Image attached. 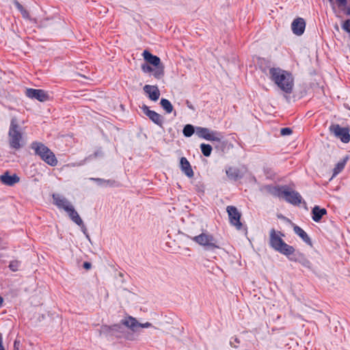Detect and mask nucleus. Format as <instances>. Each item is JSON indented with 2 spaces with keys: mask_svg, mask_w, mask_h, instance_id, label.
Instances as JSON below:
<instances>
[{
  "mask_svg": "<svg viewBox=\"0 0 350 350\" xmlns=\"http://www.w3.org/2000/svg\"><path fill=\"white\" fill-rule=\"evenodd\" d=\"M3 302V299L2 297H0V307L1 306Z\"/></svg>",
  "mask_w": 350,
  "mask_h": 350,
  "instance_id": "obj_43",
  "label": "nucleus"
},
{
  "mask_svg": "<svg viewBox=\"0 0 350 350\" xmlns=\"http://www.w3.org/2000/svg\"><path fill=\"white\" fill-rule=\"evenodd\" d=\"M21 266V262L18 261V260H12L10 262V265H9V268L12 271H16L18 270L19 267Z\"/></svg>",
  "mask_w": 350,
  "mask_h": 350,
  "instance_id": "obj_33",
  "label": "nucleus"
},
{
  "mask_svg": "<svg viewBox=\"0 0 350 350\" xmlns=\"http://www.w3.org/2000/svg\"><path fill=\"white\" fill-rule=\"evenodd\" d=\"M234 341H235V342L239 343V340L237 338H234Z\"/></svg>",
  "mask_w": 350,
  "mask_h": 350,
  "instance_id": "obj_45",
  "label": "nucleus"
},
{
  "mask_svg": "<svg viewBox=\"0 0 350 350\" xmlns=\"http://www.w3.org/2000/svg\"><path fill=\"white\" fill-rule=\"evenodd\" d=\"M79 226L81 227V231L83 232V234L85 235L86 238L90 240V236L88 233V230H87V228L85 226L84 224L83 223V224L81 225H78Z\"/></svg>",
  "mask_w": 350,
  "mask_h": 350,
  "instance_id": "obj_36",
  "label": "nucleus"
},
{
  "mask_svg": "<svg viewBox=\"0 0 350 350\" xmlns=\"http://www.w3.org/2000/svg\"><path fill=\"white\" fill-rule=\"evenodd\" d=\"M30 148L34 150L36 155L38 156L48 165L54 167L57 165L58 161L55 154L44 144L38 142H33Z\"/></svg>",
  "mask_w": 350,
  "mask_h": 350,
  "instance_id": "obj_4",
  "label": "nucleus"
},
{
  "mask_svg": "<svg viewBox=\"0 0 350 350\" xmlns=\"http://www.w3.org/2000/svg\"><path fill=\"white\" fill-rule=\"evenodd\" d=\"M189 238L200 246L203 247V248L206 251L214 252L215 250L219 248L216 239L206 231L202 232L201 234L196 236H189Z\"/></svg>",
  "mask_w": 350,
  "mask_h": 350,
  "instance_id": "obj_5",
  "label": "nucleus"
},
{
  "mask_svg": "<svg viewBox=\"0 0 350 350\" xmlns=\"http://www.w3.org/2000/svg\"><path fill=\"white\" fill-rule=\"evenodd\" d=\"M90 180L96 182L98 185L100 187H118L120 185L118 182L115 180H105L100 178H90Z\"/></svg>",
  "mask_w": 350,
  "mask_h": 350,
  "instance_id": "obj_20",
  "label": "nucleus"
},
{
  "mask_svg": "<svg viewBox=\"0 0 350 350\" xmlns=\"http://www.w3.org/2000/svg\"><path fill=\"white\" fill-rule=\"evenodd\" d=\"M140 108L142 109L144 113L148 116L152 122L160 127H162L164 119L161 115L154 111L150 110L149 107L146 105H143Z\"/></svg>",
  "mask_w": 350,
  "mask_h": 350,
  "instance_id": "obj_11",
  "label": "nucleus"
},
{
  "mask_svg": "<svg viewBox=\"0 0 350 350\" xmlns=\"http://www.w3.org/2000/svg\"><path fill=\"white\" fill-rule=\"evenodd\" d=\"M350 0H332V2H329L333 12L337 18H341L342 14L345 10H347L349 6L348 3Z\"/></svg>",
  "mask_w": 350,
  "mask_h": 350,
  "instance_id": "obj_12",
  "label": "nucleus"
},
{
  "mask_svg": "<svg viewBox=\"0 0 350 350\" xmlns=\"http://www.w3.org/2000/svg\"><path fill=\"white\" fill-rule=\"evenodd\" d=\"M273 194L279 198H284L287 202L293 205H299L302 200L299 192L290 189L287 186L274 187Z\"/></svg>",
  "mask_w": 350,
  "mask_h": 350,
  "instance_id": "obj_6",
  "label": "nucleus"
},
{
  "mask_svg": "<svg viewBox=\"0 0 350 350\" xmlns=\"http://www.w3.org/2000/svg\"><path fill=\"white\" fill-rule=\"evenodd\" d=\"M141 68H142V70L145 73L152 72L154 73V69H153L150 65H148L147 64H142Z\"/></svg>",
  "mask_w": 350,
  "mask_h": 350,
  "instance_id": "obj_34",
  "label": "nucleus"
},
{
  "mask_svg": "<svg viewBox=\"0 0 350 350\" xmlns=\"http://www.w3.org/2000/svg\"><path fill=\"white\" fill-rule=\"evenodd\" d=\"M143 89L151 100L157 101L159 99L160 96V91L157 86L146 85Z\"/></svg>",
  "mask_w": 350,
  "mask_h": 350,
  "instance_id": "obj_19",
  "label": "nucleus"
},
{
  "mask_svg": "<svg viewBox=\"0 0 350 350\" xmlns=\"http://www.w3.org/2000/svg\"><path fill=\"white\" fill-rule=\"evenodd\" d=\"M180 167L181 171L189 178L193 176L194 173L190 163L185 157H181L180 160Z\"/></svg>",
  "mask_w": 350,
  "mask_h": 350,
  "instance_id": "obj_21",
  "label": "nucleus"
},
{
  "mask_svg": "<svg viewBox=\"0 0 350 350\" xmlns=\"http://www.w3.org/2000/svg\"><path fill=\"white\" fill-rule=\"evenodd\" d=\"M230 345H231L232 347H237V346H236V345H234L232 341H230Z\"/></svg>",
  "mask_w": 350,
  "mask_h": 350,
  "instance_id": "obj_44",
  "label": "nucleus"
},
{
  "mask_svg": "<svg viewBox=\"0 0 350 350\" xmlns=\"http://www.w3.org/2000/svg\"><path fill=\"white\" fill-rule=\"evenodd\" d=\"M196 132V128L191 124H186L183 130L184 136L187 137H191Z\"/></svg>",
  "mask_w": 350,
  "mask_h": 350,
  "instance_id": "obj_29",
  "label": "nucleus"
},
{
  "mask_svg": "<svg viewBox=\"0 0 350 350\" xmlns=\"http://www.w3.org/2000/svg\"><path fill=\"white\" fill-rule=\"evenodd\" d=\"M306 27L305 21L302 18L295 19L291 24V29L297 36H301L304 33Z\"/></svg>",
  "mask_w": 350,
  "mask_h": 350,
  "instance_id": "obj_17",
  "label": "nucleus"
},
{
  "mask_svg": "<svg viewBox=\"0 0 350 350\" xmlns=\"http://www.w3.org/2000/svg\"><path fill=\"white\" fill-rule=\"evenodd\" d=\"M284 234L280 231H277L274 228H272L269 232V245L275 251L286 256H291L294 253L295 249L288 245L282 239Z\"/></svg>",
  "mask_w": 350,
  "mask_h": 350,
  "instance_id": "obj_3",
  "label": "nucleus"
},
{
  "mask_svg": "<svg viewBox=\"0 0 350 350\" xmlns=\"http://www.w3.org/2000/svg\"><path fill=\"white\" fill-rule=\"evenodd\" d=\"M200 149L203 155L207 157L211 154L213 150L212 146L206 144H201Z\"/></svg>",
  "mask_w": 350,
  "mask_h": 350,
  "instance_id": "obj_30",
  "label": "nucleus"
},
{
  "mask_svg": "<svg viewBox=\"0 0 350 350\" xmlns=\"http://www.w3.org/2000/svg\"><path fill=\"white\" fill-rule=\"evenodd\" d=\"M101 151H97L94 153V157H96L97 156L101 154Z\"/></svg>",
  "mask_w": 350,
  "mask_h": 350,
  "instance_id": "obj_42",
  "label": "nucleus"
},
{
  "mask_svg": "<svg viewBox=\"0 0 350 350\" xmlns=\"http://www.w3.org/2000/svg\"><path fill=\"white\" fill-rule=\"evenodd\" d=\"M160 104L162 108L166 111L167 113H170L173 111V106L172 103L166 98H161L160 101Z\"/></svg>",
  "mask_w": 350,
  "mask_h": 350,
  "instance_id": "obj_28",
  "label": "nucleus"
},
{
  "mask_svg": "<svg viewBox=\"0 0 350 350\" xmlns=\"http://www.w3.org/2000/svg\"><path fill=\"white\" fill-rule=\"evenodd\" d=\"M261 69L282 92L286 94H291L293 92L294 78L289 71L283 70L280 67H271L269 68V72L267 73L265 68Z\"/></svg>",
  "mask_w": 350,
  "mask_h": 350,
  "instance_id": "obj_1",
  "label": "nucleus"
},
{
  "mask_svg": "<svg viewBox=\"0 0 350 350\" xmlns=\"http://www.w3.org/2000/svg\"><path fill=\"white\" fill-rule=\"evenodd\" d=\"M329 2H332V0H328Z\"/></svg>",
  "mask_w": 350,
  "mask_h": 350,
  "instance_id": "obj_46",
  "label": "nucleus"
},
{
  "mask_svg": "<svg viewBox=\"0 0 350 350\" xmlns=\"http://www.w3.org/2000/svg\"><path fill=\"white\" fill-rule=\"evenodd\" d=\"M292 132L293 131H292L291 129L288 128V127L282 128L280 130V134L282 136L289 135L292 133Z\"/></svg>",
  "mask_w": 350,
  "mask_h": 350,
  "instance_id": "obj_35",
  "label": "nucleus"
},
{
  "mask_svg": "<svg viewBox=\"0 0 350 350\" xmlns=\"http://www.w3.org/2000/svg\"><path fill=\"white\" fill-rule=\"evenodd\" d=\"M186 105L187 106L188 108L192 109V110H194V107L192 105V104L190 103V101H189L188 100H186Z\"/></svg>",
  "mask_w": 350,
  "mask_h": 350,
  "instance_id": "obj_41",
  "label": "nucleus"
},
{
  "mask_svg": "<svg viewBox=\"0 0 350 350\" xmlns=\"http://www.w3.org/2000/svg\"><path fill=\"white\" fill-rule=\"evenodd\" d=\"M53 203L59 208L64 209L66 211V207L70 208L71 203L64 196L59 194H53Z\"/></svg>",
  "mask_w": 350,
  "mask_h": 350,
  "instance_id": "obj_18",
  "label": "nucleus"
},
{
  "mask_svg": "<svg viewBox=\"0 0 350 350\" xmlns=\"http://www.w3.org/2000/svg\"><path fill=\"white\" fill-rule=\"evenodd\" d=\"M196 134L200 138L208 141L220 142L222 138V135L219 132L200 126L196 127Z\"/></svg>",
  "mask_w": 350,
  "mask_h": 350,
  "instance_id": "obj_8",
  "label": "nucleus"
},
{
  "mask_svg": "<svg viewBox=\"0 0 350 350\" xmlns=\"http://www.w3.org/2000/svg\"><path fill=\"white\" fill-rule=\"evenodd\" d=\"M329 131L334 134V135L340 139L343 143H349L350 142V134L349 130L346 127H341L338 124H332L329 128Z\"/></svg>",
  "mask_w": 350,
  "mask_h": 350,
  "instance_id": "obj_9",
  "label": "nucleus"
},
{
  "mask_svg": "<svg viewBox=\"0 0 350 350\" xmlns=\"http://www.w3.org/2000/svg\"><path fill=\"white\" fill-rule=\"evenodd\" d=\"M0 350H5L4 347L3 346V337L1 333H0Z\"/></svg>",
  "mask_w": 350,
  "mask_h": 350,
  "instance_id": "obj_40",
  "label": "nucleus"
},
{
  "mask_svg": "<svg viewBox=\"0 0 350 350\" xmlns=\"http://www.w3.org/2000/svg\"><path fill=\"white\" fill-rule=\"evenodd\" d=\"M122 323L129 327L133 332H137L139 327L148 328L152 326V324L148 322L140 323L136 320V319L132 317H129L127 319L122 320Z\"/></svg>",
  "mask_w": 350,
  "mask_h": 350,
  "instance_id": "obj_14",
  "label": "nucleus"
},
{
  "mask_svg": "<svg viewBox=\"0 0 350 350\" xmlns=\"http://www.w3.org/2000/svg\"><path fill=\"white\" fill-rule=\"evenodd\" d=\"M326 213L327 211L325 208H321L319 206H315L312 210V218L314 221L319 222Z\"/></svg>",
  "mask_w": 350,
  "mask_h": 350,
  "instance_id": "obj_25",
  "label": "nucleus"
},
{
  "mask_svg": "<svg viewBox=\"0 0 350 350\" xmlns=\"http://www.w3.org/2000/svg\"><path fill=\"white\" fill-rule=\"evenodd\" d=\"M69 215L70 219L75 222L77 225L83 224V220L80 217L78 213L75 211V208L72 205L70 208L66 207V211Z\"/></svg>",
  "mask_w": 350,
  "mask_h": 350,
  "instance_id": "obj_24",
  "label": "nucleus"
},
{
  "mask_svg": "<svg viewBox=\"0 0 350 350\" xmlns=\"http://www.w3.org/2000/svg\"><path fill=\"white\" fill-rule=\"evenodd\" d=\"M230 224L235 226L237 229L240 230L242 228V224L240 221L241 213L234 206H228L226 208Z\"/></svg>",
  "mask_w": 350,
  "mask_h": 350,
  "instance_id": "obj_10",
  "label": "nucleus"
},
{
  "mask_svg": "<svg viewBox=\"0 0 350 350\" xmlns=\"http://www.w3.org/2000/svg\"><path fill=\"white\" fill-rule=\"evenodd\" d=\"M349 159V157L348 155H346L345 157H343L340 161H339L336 164V165L333 170V176H336V175H338L339 173H340L343 170Z\"/></svg>",
  "mask_w": 350,
  "mask_h": 350,
  "instance_id": "obj_26",
  "label": "nucleus"
},
{
  "mask_svg": "<svg viewBox=\"0 0 350 350\" xmlns=\"http://www.w3.org/2000/svg\"><path fill=\"white\" fill-rule=\"evenodd\" d=\"M25 131L16 117H12L8 130V142L11 148L19 150L25 144L24 138Z\"/></svg>",
  "mask_w": 350,
  "mask_h": 350,
  "instance_id": "obj_2",
  "label": "nucleus"
},
{
  "mask_svg": "<svg viewBox=\"0 0 350 350\" xmlns=\"http://www.w3.org/2000/svg\"><path fill=\"white\" fill-rule=\"evenodd\" d=\"M25 95L31 99L38 100L40 102H44L49 99L48 94L43 90L27 88Z\"/></svg>",
  "mask_w": 350,
  "mask_h": 350,
  "instance_id": "obj_13",
  "label": "nucleus"
},
{
  "mask_svg": "<svg viewBox=\"0 0 350 350\" xmlns=\"http://www.w3.org/2000/svg\"><path fill=\"white\" fill-rule=\"evenodd\" d=\"M16 7L18 10L21 13L22 16L25 18H29V12L27 10L24 8V7L18 1L15 3Z\"/></svg>",
  "mask_w": 350,
  "mask_h": 350,
  "instance_id": "obj_32",
  "label": "nucleus"
},
{
  "mask_svg": "<svg viewBox=\"0 0 350 350\" xmlns=\"http://www.w3.org/2000/svg\"><path fill=\"white\" fill-rule=\"evenodd\" d=\"M109 327H112L111 332H113L118 331V329L120 328V326L118 324H115L111 326H109Z\"/></svg>",
  "mask_w": 350,
  "mask_h": 350,
  "instance_id": "obj_37",
  "label": "nucleus"
},
{
  "mask_svg": "<svg viewBox=\"0 0 350 350\" xmlns=\"http://www.w3.org/2000/svg\"><path fill=\"white\" fill-rule=\"evenodd\" d=\"M0 180L5 185L13 186L20 181V178L16 174L10 175L8 172H6L0 176Z\"/></svg>",
  "mask_w": 350,
  "mask_h": 350,
  "instance_id": "obj_16",
  "label": "nucleus"
},
{
  "mask_svg": "<svg viewBox=\"0 0 350 350\" xmlns=\"http://www.w3.org/2000/svg\"><path fill=\"white\" fill-rule=\"evenodd\" d=\"M111 328L112 327H109V326L107 325H102L99 330L100 335V336L101 335H105V336L112 335L113 334L111 332Z\"/></svg>",
  "mask_w": 350,
  "mask_h": 350,
  "instance_id": "obj_31",
  "label": "nucleus"
},
{
  "mask_svg": "<svg viewBox=\"0 0 350 350\" xmlns=\"http://www.w3.org/2000/svg\"><path fill=\"white\" fill-rule=\"evenodd\" d=\"M19 346H20V342L16 340L14 343V350H20Z\"/></svg>",
  "mask_w": 350,
  "mask_h": 350,
  "instance_id": "obj_39",
  "label": "nucleus"
},
{
  "mask_svg": "<svg viewBox=\"0 0 350 350\" xmlns=\"http://www.w3.org/2000/svg\"><path fill=\"white\" fill-rule=\"evenodd\" d=\"M226 174L229 179L237 181L243 176V174L237 167H228L226 169Z\"/></svg>",
  "mask_w": 350,
  "mask_h": 350,
  "instance_id": "obj_22",
  "label": "nucleus"
},
{
  "mask_svg": "<svg viewBox=\"0 0 350 350\" xmlns=\"http://www.w3.org/2000/svg\"><path fill=\"white\" fill-rule=\"evenodd\" d=\"M342 14H345L347 16H350V6L347 9V10H345ZM342 29L349 33V37L350 39V18L349 19H347L343 22V23L341 25Z\"/></svg>",
  "mask_w": 350,
  "mask_h": 350,
  "instance_id": "obj_27",
  "label": "nucleus"
},
{
  "mask_svg": "<svg viewBox=\"0 0 350 350\" xmlns=\"http://www.w3.org/2000/svg\"><path fill=\"white\" fill-rule=\"evenodd\" d=\"M144 59L148 64L155 66L153 76L157 79H161L164 75V66L161 62L160 58L150 53L148 51L145 50L142 54Z\"/></svg>",
  "mask_w": 350,
  "mask_h": 350,
  "instance_id": "obj_7",
  "label": "nucleus"
},
{
  "mask_svg": "<svg viewBox=\"0 0 350 350\" xmlns=\"http://www.w3.org/2000/svg\"><path fill=\"white\" fill-rule=\"evenodd\" d=\"M288 259L291 261L296 262L300 263L303 267L311 269H312V263L308 259V258L303 253H301L299 252H295L291 256H286Z\"/></svg>",
  "mask_w": 350,
  "mask_h": 350,
  "instance_id": "obj_15",
  "label": "nucleus"
},
{
  "mask_svg": "<svg viewBox=\"0 0 350 350\" xmlns=\"http://www.w3.org/2000/svg\"><path fill=\"white\" fill-rule=\"evenodd\" d=\"M83 267L85 269H90L92 267V264L89 262H84Z\"/></svg>",
  "mask_w": 350,
  "mask_h": 350,
  "instance_id": "obj_38",
  "label": "nucleus"
},
{
  "mask_svg": "<svg viewBox=\"0 0 350 350\" xmlns=\"http://www.w3.org/2000/svg\"><path fill=\"white\" fill-rule=\"evenodd\" d=\"M294 232L299 236L304 242H305L307 245L312 246V241L308 234L299 226L297 225H294L293 226Z\"/></svg>",
  "mask_w": 350,
  "mask_h": 350,
  "instance_id": "obj_23",
  "label": "nucleus"
}]
</instances>
